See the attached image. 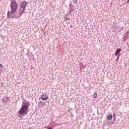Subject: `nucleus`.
I'll list each match as a JSON object with an SVG mask.
<instances>
[{"label": "nucleus", "instance_id": "1", "mask_svg": "<svg viewBox=\"0 0 129 129\" xmlns=\"http://www.w3.org/2000/svg\"><path fill=\"white\" fill-rule=\"evenodd\" d=\"M18 3H17V1L16 0H13L11 1L10 3V9L11 12L9 11H8L7 13V17L10 18V19H16L17 17L16 16V15L12 16V15H14V14L16 13V12H17V10H18Z\"/></svg>", "mask_w": 129, "mask_h": 129}, {"label": "nucleus", "instance_id": "2", "mask_svg": "<svg viewBox=\"0 0 129 129\" xmlns=\"http://www.w3.org/2000/svg\"><path fill=\"white\" fill-rule=\"evenodd\" d=\"M30 104H31V103L29 101H27L26 103H23L21 108L17 113V115L20 117V118H21V117H23L24 115L28 114Z\"/></svg>", "mask_w": 129, "mask_h": 129}, {"label": "nucleus", "instance_id": "3", "mask_svg": "<svg viewBox=\"0 0 129 129\" xmlns=\"http://www.w3.org/2000/svg\"><path fill=\"white\" fill-rule=\"evenodd\" d=\"M27 2L23 1L20 3V8L26 10V7H27Z\"/></svg>", "mask_w": 129, "mask_h": 129}, {"label": "nucleus", "instance_id": "4", "mask_svg": "<svg viewBox=\"0 0 129 129\" xmlns=\"http://www.w3.org/2000/svg\"><path fill=\"white\" fill-rule=\"evenodd\" d=\"M41 99L42 100H43L44 101L46 100H48V99H49V97L48 96V94L46 93H44L43 94H42L41 95Z\"/></svg>", "mask_w": 129, "mask_h": 129}, {"label": "nucleus", "instance_id": "5", "mask_svg": "<svg viewBox=\"0 0 129 129\" xmlns=\"http://www.w3.org/2000/svg\"><path fill=\"white\" fill-rule=\"evenodd\" d=\"M120 52H121V48H117L114 54L115 56H118V54L120 53Z\"/></svg>", "mask_w": 129, "mask_h": 129}, {"label": "nucleus", "instance_id": "6", "mask_svg": "<svg viewBox=\"0 0 129 129\" xmlns=\"http://www.w3.org/2000/svg\"><path fill=\"white\" fill-rule=\"evenodd\" d=\"M25 10H26V9H23V11H22V8H20L19 15H20V17L21 16H22V15H23V14H24V13H25Z\"/></svg>", "mask_w": 129, "mask_h": 129}, {"label": "nucleus", "instance_id": "7", "mask_svg": "<svg viewBox=\"0 0 129 129\" xmlns=\"http://www.w3.org/2000/svg\"><path fill=\"white\" fill-rule=\"evenodd\" d=\"M107 119L108 120H111V119H112V114H108V115H107Z\"/></svg>", "mask_w": 129, "mask_h": 129}, {"label": "nucleus", "instance_id": "8", "mask_svg": "<svg viewBox=\"0 0 129 129\" xmlns=\"http://www.w3.org/2000/svg\"><path fill=\"white\" fill-rule=\"evenodd\" d=\"M3 101L5 102V103H7V102L10 101V98L9 97H6L5 99H3Z\"/></svg>", "mask_w": 129, "mask_h": 129}, {"label": "nucleus", "instance_id": "9", "mask_svg": "<svg viewBox=\"0 0 129 129\" xmlns=\"http://www.w3.org/2000/svg\"><path fill=\"white\" fill-rule=\"evenodd\" d=\"M38 104H40L41 106H45V102L43 101H40L39 103Z\"/></svg>", "mask_w": 129, "mask_h": 129}, {"label": "nucleus", "instance_id": "10", "mask_svg": "<svg viewBox=\"0 0 129 129\" xmlns=\"http://www.w3.org/2000/svg\"><path fill=\"white\" fill-rule=\"evenodd\" d=\"M93 97H94V98H96V97H97V93L95 92L94 93Z\"/></svg>", "mask_w": 129, "mask_h": 129}, {"label": "nucleus", "instance_id": "11", "mask_svg": "<svg viewBox=\"0 0 129 129\" xmlns=\"http://www.w3.org/2000/svg\"><path fill=\"white\" fill-rule=\"evenodd\" d=\"M70 14H71L72 12H73V9L71 8V9L69 10Z\"/></svg>", "mask_w": 129, "mask_h": 129}, {"label": "nucleus", "instance_id": "12", "mask_svg": "<svg viewBox=\"0 0 129 129\" xmlns=\"http://www.w3.org/2000/svg\"><path fill=\"white\" fill-rule=\"evenodd\" d=\"M73 3H74L75 4H77L78 0H73Z\"/></svg>", "mask_w": 129, "mask_h": 129}, {"label": "nucleus", "instance_id": "13", "mask_svg": "<svg viewBox=\"0 0 129 129\" xmlns=\"http://www.w3.org/2000/svg\"><path fill=\"white\" fill-rule=\"evenodd\" d=\"M64 20H66V21H69V18L64 17Z\"/></svg>", "mask_w": 129, "mask_h": 129}, {"label": "nucleus", "instance_id": "14", "mask_svg": "<svg viewBox=\"0 0 129 129\" xmlns=\"http://www.w3.org/2000/svg\"><path fill=\"white\" fill-rule=\"evenodd\" d=\"M118 59H119V56H117V58L116 59V61H118Z\"/></svg>", "mask_w": 129, "mask_h": 129}, {"label": "nucleus", "instance_id": "15", "mask_svg": "<svg viewBox=\"0 0 129 129\" xmlns=\"http://www.w3.org/2000/svg\"><path fill=\"white\" fill-rule=\"evenodd\" d=\"M126 35H128L129 34V31H127L126 33H125Z\"/></svg>", "mask_w": 129, "mask_h": 129}, {"label": "nucleus", "instance_id": "16", "mask_svg": "<svg viewBox=\"0 0 129 129\" xmlns=\"http://www.w3.org/2000/svg\"><path fill=\"white\" fill-rule=\"evenodd\" d=\"M0 67L4 68V66H3L2 64L0 63Z\"/></svg>", "mask_w": 129, "mask_h": 129}, {"label": "nucleus", "instance_id": "17", "mask_svg": "<svg viewBox=\"0 0 129 129\" xmlns=\"http://www.w3.org/2000/svg\"><path fill=\"white\" fill-rule=\"evenodd\" d=\"M116 114H115V113H114L113 114V117H116Z\"/></svg>", "mask_w": 129, "mask_h": 129}, {"label": "nucleus", "instance_id": "18", "mask_svg": "<svg viewBox=\"0 0 129 129\" xmlns=\"http://www.w3.org/2000/svg\"><path fill=\"white\" fill-rule=\"evenodd\" d=\"M47 129H53V128H52V127H49Z\"/></svg>", "mask_w": 129, "mask_h": 129}, {"label": "nucleus", "instance_id": "19", "mask_svg": "<svg viewBox=\"0 0 129 129\" xmlns=\"http://www.w3.org/2000/svg\"><path fill=\"white\" fill-rule=\"evenodd\" d=\"M66 17H69V15H68V13H67V14H66Z\"/></svg>", "mask_w": 129, "mask_h": 129}, {"label": "nucleus", "instance_id": "20", "mask_svg": "<svg viewBox=\"0 0 129 129\" xmlns=\"http://www.w3.org/2000/svg\"><path fill=\"white\" fill-rule=\"evenodd\" d=\"M69 7L70 8H71V4H69Z\"/></svg>", "mask_w": 129, "mask_h": 129}, {"label": "nucleus", "instance_id": "21", "mask_svg": "<svg viewBox=\"0 0 129 129\" xmlns=\"http://www.w3.org/2000/svg\"><path fill=\"white\" fill-rule=\"evenodd\" d=\"M120 55H121L120 53H119V54H118V55H117V56H119H119H120Z\"/></svg>", "mask_w": 129, "mask_h": 129}, {"label": "nucleus", "instance_id": "22", "mask_svg": "<svg viewBox=\"0 0 129 129\" xmlns=\"http://www.w3.org/2000/svg\"><path fill=\"white\" fill-rule=\"evenodd\" d=\"M70 110H71L70 109H69L68 110L69 112H70Z\"/></svg>", "mask_w": 129, "mask_h": 129}, {"label": "nucleus", "instance_id": "23", "mask_svg": "<svg viewBox=\"0 0 129 129\" xmlns=\"http://www.w3.org/2000/svg\"><path fill=\"white\" fill-rule=\"evenodd\" d=\"M115 118H116V117H114L113 120H115Z\"/></svg>", "mask_w": 129, "mask_h": 129}, {"label": "nucleus", "instance_id": "24", "mask_svg": "<svg viewBox=\"0 0 129 129\" xmlns=\"http://www.w3.org/2000/svg\"><path fill=\"white\" fill-rule=\"evenodd\" d=\"M127 3H129V0H127Z\"/></svg>", "mask_w": 129, "mask_h": 129}, {"label": "nucleus", "instance_id": "25", "mask_svg": "<svg viewBox=\"0 0 129 129\" xmlns=\"http://www.w3.org/2000/svg\"><path fill=\"white\" fill-rule=\"evenodd\" d=\"M72 27H73L72 25H71V28H72Z\"/></svg>", "mask_w": 129, "mask_h": 129}, {"label": "nucleus", "instance_id": "26", "mask_svg": "<svg viewBox=\"0 0 129 129\" xmlns=\"http://www.w3.org/2000/svg\"><path fill=\"white\" fill-rule=\"evenodd\" d=\"M71 116H72V117H73V115H72Z\"/></svg>", "mask_w": 129, "mask_h": 129}, {"label": "nucleus", "instance_id": "27", "mask_svg": "<svg viewBox=\"0 0 129 129\" xmlns=\"http://www.w3.org/2000/svg\"><path fill=\"white\" fill-rule=\"evenodd\" d=\"M22 11H23V8L22 9Z\"/></svg>", "mask_w": 129, "mask_h": 129}]
</instances>
